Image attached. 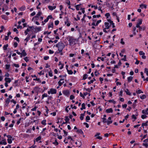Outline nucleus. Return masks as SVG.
<instances>
[{
    "label": "nucleus",
    "instance_id": "f257e3e1",
    "mask_svg": "<svg viewBox=\"0 0 148 148\" xmlns=\"http://www.w3.org/2000/svg\"><path fill=\"white\" fill-rule=\"evenodd\" d=\"M56 47L58 48V51H62L63 49L64 48L65 45L63 43L59 42L56 45Z\"/></svg>",
    "mask_w": 148,
    "mask_h": 148
},
{
    "label": "nucleus",
    "instance_id": "f03ea898",
    "mask_svg": "<svg viewBox=\"0 0 148 148\" xmlns=\"http://www.w3.org/2000/svg\"><path fill=\"white\" fill-rule=\"evenodd\" d=\"M68 38L69 39V41L70 45H72L75 44L76 40L72 37L69 36Z\"/></svg>",
    "mask_w": 148,
    "mask_h": 148
},
{
    "label": "nucleus",
    "instance_id": "7ed1b4c3",
    "mask_svg": "<svg viewBox=\"0 0 148 148\" xmlns=\"http://www.w3.org/2000/svg\"><path fill=\"white\" fill-rule=\"evenodd\" d=\"M42 14V13L41 11H39L36 15L32 19V20H38V18L40 17V16Z\"/></svg>",
    "mask_w": 148,
    "mask_h": 148
},
{
    "label": "nucleus",
    "instance_id": "20e7f679",
    "mask_svg": "<svg viewBox=\"0 0 148 148\" xmlns=\"http://www.w3.org/2000/svg\"><path fill=\"white\" fill-rule=\"evenodd\" d=\"M47 93L49 95L55 94L57 93V90L56 89L51 88L48 91Z\"/></svg>",
    "mask_w": 148,
    "mask_h": 148
},
{
    "label": "nucleus",
    "instance_id": "39448f33",
    "mask_svg": "<svg viewBox=\"0 0 148 148\" xmlns=\"http://www.w3.org/2000/svg\"><path fill=\"white\" fill-rule=\"evenodd\" d=\"M62 92L63 95L67 97H69L71 93L70 90H63Z\"/></svg>",
    "mask_w": 148,
    "mask_h": 148
},
{
    "label": "nucleus",
    "instance_id": "423d86ee",
    "mask_svg": "<svg viewBox=\"0 0 148 148\" xmlns=\"http://www.w3.org/2000/svg\"><path fill=\"white\" fill-rule=\"evenodd\" d=\"M139 54L140 56H141L142 58L143 59H145L146 58V56L145 55V53L143 52L142 51H140L139 52Z\"/></svg>",
    "mask_w": 148,
    "mask_h": 148
},
{
    "label": "nucleus",
    "instance_id": "0eeeda50",
    "mask_svg": "<svg viewBox=\"0 0 148 148\" xmlns=\"http://www.w3.org/2000/svg\"><path fill=\"white\" fill-rule=\"evenodd\" d=\"M7 144V143L6 142V140L2 138V139L1 142H0V145H5Z\"/></svg>",
    "mask_w": 148,
    "mask_h": 148
},
{
    "label": "nucleus",
    "instance_id": "6e6552de",
    "mask_svg": "<svg viewBox=\"0 0 148 148\" xmlns=\"http://www.w3.org/2000/svg\"><path fill=\"white\" fill-rule=\"evenodd\" d=\"M113 112V109L112 108H110L107 109H106L105 112L108 113H112Z\"/></svg>",
    "mask_w": 148,
    "mask_h": 148
},
{
    "label": "nucleus",
    "instance_id": "1a4fd4ad",
    "mask_svg": "<svg viewBox=\"0 0 148 148\" xmlns=\"http://www.w3.org/2000/svg\"><path fill=\"white\" fill-rule=\"evenodd\" d=\"M100 135V133H97L95 135V136L96 137V138L99 140H101L102 139L101 137L99 136Z\"/></svg>",
    "mask_w": 148,
    "mask_h": 148
},
{
    "label": "nucleus",
    "instance_id": "9d476101",
    "mask_svg": "<svg viewBox=\"0 0 148 148\" xmlns=\"http://www.w3.org/2000/svg\"><path fill=\"white\" fill-rule=\"evenodd\" d=\"M32 27L31 26L29 27L28 28H27L26 30H25V35H27V34L28 32L30 31L31 29L32 28Z\"/></svg>",
    "mask_w": 148,
    "mask_h": 148
},
{
    "label": "nucleus",
    "instance_id": "9b49d317",
    "mask_svg": "<svg viewBox=\"0 0 148 148\" xmlns=\"http://www.w3.org/2000/svg\"><path fill=\"white\" fill-rule=\"evenodd\" d=\"M27 54L25 51V50H23L22 51L21 53V55L20 56V57L22 58L23 56H25L27 55Z\"/></svg>",
    "mask_w": 148,
    "mask_h": 148
},
{
    "label": "nucleus",
    "instance_id": "f8f14e48",
    "mask_svg": "<svg viewBox=\"0 0 148 148\" xmlns=\"http://www.w3.org/2000/svg\"><path fill=\"white\" fill-rule=\"evenodd\" d=\"M108 120H107L106 123L107 125H109L110 124L112 123V121L111 120V117H109L108 118Z\"/></svg>",
    "mask_w": 148,
    "mask_h": 148
},
{
    "label": "nucleus",
    "instance_id": "ddd939ff",
    "mask_svg": "<svg viewBox=\"0 0 148 148\" xmlns=\"http://www.w3.org/2000/svg\"><path fill=\"white\" fill-rule=\"evenodd\" d=\"M48 7L49 10L52 11L56 9V6H53L51 5H49Z\"/></svg>",
    "mask_w": 148,
    "mask_h": 148
},
{
    "label": "nucleus",
    "instance_id": "4468645a",
    "mask_svg": "<svg viewBox=\"0 0 148 148\" xmlns=\"http://www.w3.org/2000/svg\"><path fill=\"white\" fill-rule=\"evenodd\" d=\"M4 80L5 82L10 83L11 82V79L8 77H5V78Z\"/></svg>",
    "mask_w": 148,
    "mask_h": 148
},
{
    "label": "nucleus",
    "instance_id": "2eb2a0df",
    "mask_svg": "<svg viewBox=\"0 0 148 148\" xmlns=\"http://www.w3.org/2000/svg\"><path fill=\"white\" fill-rule=\"evenodd\" d=\"M104 26L105 27V28L108 29L110 27V25L109 23H108L106 22L104 23Z\"/></svg>",
    "mask_w": 148,
    "mask_h": 148
},
{
    "label": "nucleus",
    "instance_id": "dca6fc26",
    "mask_svg": "<svg viewBox=\"0 0 148 148\" xmlns=\"http://www.w3.org/2000/svg\"><path fill=\"white\" fill-rule=\"evenodd\" d=\"M64 83V79H61L58 82V83L59 86H61Z\"/></svg>",
    "mask_w": 148,
    "mask_h": 148
},
{
    "label": "nucleus",
    "instance_id": "f3484780",
    "mask_svg": "<svg viewBox=\"0 0 148 148\" xmlns=\"http://www.w3.org/2000/svg\"><path fill=\"white\" fill-rule=\"evenodd\" d=\"M142 113L143 114L148 115V108H147L145 110H143Z\"/></svg>",
    "mask_w": 148,
    "mask_h": 148
},
{
    "label": "nucleus",
    "instance_id": "a211bd4d",
    "mask_svg": "<svg viewBox=\"0 0 148 148\" xmlns=\"http://www.w3.org/2000/svg\"><path fill=\"white\" fill-rule=\"evenodd\" d=\"M108 21V22L110 23L112 25V27L114 28L115 27V26L114 25V23H113V21H112L110 19H108L107 20Z\"/></svg>",
    "mask_w": 148,
    "mask_h": 148
},
{
    "label": "nucleus",
    "instance_id": "6ab92c4d",
    "mask_svg": "<svg viewBox=\"0 0 148 148\" xmlns=\"http://www.w3.org/2000/svg\"><path fill=\"white\" fill-rule=\"evenodd\" d=\"M53 23L52 22L49 23L48 27L49 29L50 28H52L53 27Z\"/></svg>",
    "mask_w": 148,
    "mask_h": 148
},
{
    "label": "nucleus",
    "instance_id": "aec40b11",
    "mask_svg": "<svg viewBox=\"0 0 148 148\" xmlns=\"http://www.w3.org/2000/svg\"><path fill=\"white\" fill-rule=\"evenodd\" d=\"M125 92L126 93V94L127 95H131V93H130V91L128 90V89L127 88L125 89L124 90Z\"/></svg>",
    "mask_w": 148,
    "mask_h": 148
},
{
    "label": "nucleus",
    "instance_id": "412c9836",
    "mask_svg": "<svg viewBox=\"0 0 148 148\" xmlns=\"http://www.w3.org/2000/svg\"><path fill=\"white\" fill-rule=\"evenodd\" d=\"M81 4L77 5H76L75 8H76V9L77 10H79L80 9V8H82L81 7Z\"/></svg>",
    "mask_w": 148,
    "mask_h": 148
},
{
    "label": "nucleus",
    "instance_id": "4be33fe9",
    "mask_svg": "<svg viewBox=\"0 0 148 148\" xmlns=\"http://www.w3.org/2000/svg\"><path fill=\"white\" fill-rule=\"evenodd\" d=\"M10 101V100L9 99V98H7L6 101H5V104L6 106H8V104H9V103Z\"/></svg>",
    "mask_w": 148,
    "mask_h": 148
},
{
    "label": "nucleus",
    "instance_id": "5701e85b",
    "mask_svg": "<svg viewBox=\"0 0 148 148\" xmlns=\"http://www.w3.org/2000/svg\"><path fill=\"white\" fill-rule=\"evenodd\" d=\"M14 139L13 138H12L8 139L7 141L9 144H10L12 143V141L14 140Z\"/></svg>",
    "mask_w": 148,
    "mask_h": 148
},
{
    "label": "nucleus",
    "instance_id": "b1692460",
    "mask_svg": "<svg viewBox=\"0 0 148 148\" xmlns=\"http://www.w3.org/2000/svg\"><path fill=\"white\" fill-rule=\"evenodd\" d=\"M66 66L67 67L66 69H67V71L68 73L70 75H72V74H73V72L72 71V70H68V68H67L68 66Z\"/></svg>",
    "mask_w": 148,
    "mask_h": 148
},
{
    "label": "nucleus",
    "instance_id": "393cba45",
    "mask_svg": "<svg viewBox=\"0 0 148 148\" xmlns=\"http://www.w3.org/2000/svg\"><path fill=\"white\" fill-rule=\"evenodd\" d=\"M35 29L36 31L38 32L41 31L42 30V27H36Z\"/></svg>",
    "mask_w": 148,
    "mask_h": 148
},
{
    "label": "nucleus",
    "instance_id": "a878e982",
    "mask_svg": "<svg viewBox=\"0 0 148 148\" xmlns=\"http://www.w3.org/2000/svg\"><path fill=\"white\" fill-rule=\"evenodd\" d=\"M106 58V57H105L104 58H101V57H98L97 59V60L99 61H100L101 60L102 61H103L104 60V58Z\"/></svg>",
    "mask_w": 148,
    "mask_h": 148
},
{
    "label": "nucleus",
    "instance_id": "bb28decb",
    "mask_svg": "<svg viewBox=\"0 0 148 148\" xmlns=\"http://www.w3.org/2000/svg\"><path fill=\"white\" fill-rule=\"evenodd\" d=\"M108 101L109 103H112L113 104H115L116 103V102L113 99L109 100Z\"/></svg>",
    "mask_w": 148,
    "mask_h": 148
},
{
    "label": "nucleus",
    "instance_id": "cd10ccee",
    "mask_svg": "<svg viewBox=\"0 0 148 148\" xmlns=\"http://www.w3.org/2000/svg\"><path fill=\"white\" fill-rule=\"evenodd\" d=\"M133 78V77L132 76H130L129 77H127L128 81L129 82H131L132 81Z\"/></svg>",
    "mask_w": 148,
    "mask_h": 148
},
{
    "label": "nucleus",
    "instance_id": "c85d7f7f",
    "mask_svg": "<svg viewBox=\"0 0 148 148\" xmlns=\"http://www.w3.org/2000/svg\"><path fill=\"white\" fill-rule=\"evenodd\" d=\"M85 109V104H84V103H83L82 104V108H81L80 109L81 110H82L83 109Z\"/></svg>",
    "mask_w": 148,
    "mask_h": 148
},
{
    "label": "nucleus",
    "instance_id": "c756f323",
    "mask_svg": "<svg viewBox=\"0 0 148 148\" xmlns=\"http://www.w3.org/2000/svg\"><path fill=\"white\" fill-rule=\"evenodd\" d=\"M30 36L28 35L26 38L25 39V42H27L30 39Z\"/></svg>",
    "mask_w": 148,
    "mask_h": 148
},
{
    "label": "nucleus",
    "instance_id": "7c9ffc66",
    "mask_svg": "<svg viewBox=\"0 0 148 148\" xmlns=\"http://www.w3.org/2000/svg\"><path fill=\"white\" fill-rule=\"evenodd\" d=\"M105 16L106 17V18H109L110 17V15L109 13H106L105 14Z\"/></svg>",
    "mask_w": 148,
    "mask_h": 148
},
{
    "label": "nucleus",
    "instance_id": "2f4dec72",
    "mask_svg": "<svg viewBox=\"0 0 148 148\" xmlns=\"http://www.w3.org/2000/svg\"><path fill=\"white\" fill-rule=\"evenodd\" d=\"M77 132L81 134H83V132L82 130H78L77 131Z\"/></svg>",
    "mask_w": 148,
    "mask_h": 148
},
{
    "label": "nucleus",
    "instance_id": "473e14b6",
    "mask_svg": "<svg viewBox=\"0 0 148 148\" xmlns=\"http://www.w3.org/2000/svg\"><path fill=\"white\" fill-rule=\"evenodd\" d=\"M12 65L13 66H15L16 68H18L19 67V64H18L14 63L12 64Z\"/></svg>",
    "mask_w": 148,
    "mask_h": 148
},
{
    "label": "nucleus",
    "instance_id": "72a5a7b5",
    "mask_svg": "<svg viewBox=\"0 0 148 148\" xmlns=\"http://www.w3.org/2000/svg\"><path fill=\"white\" fill-rule=\"evenodd\" d=\"M140 6L141 8H146V6L145 4H142L140 5Z\"/></svg>",
    "mask_w": 148,
    "mask_h": 148
},
{
    "label": "nucleus",
    "instance_id": "f704fd0d",
    "mask_svg": "<svg viewBox=\"0 0 148 148\" xmlns=\"http://www.w3.org/2000/svg\"><path fill=\"white\" fill-rule=\"evenodd\" d=\"M46 120H45V119L43 120L41 122V123L42 125H46Z\"/></svg>",
    "mask_w": 148,
    "mask_h": 148
},
{
    "label": "nucleus",
    "instance_id": "c9c22d12",
    "mask_svg": "<svg viewBox=\"0 0 148 148\" xmlns=\"http://www.w3.org/2000/svg\"><path fill=\"white\" fill-rule=\"evenodd\" d=\"M1 17L3 19L5 20H7V17L5 15H1Z\"/></svg>",
    "mask_w": 148,
    "mask_h": 148
},
{
    "label": "nucleus",
    "instance_id": "e433bc0d",
    "mask_svg": "<svg viewBox=\"0 0 148 148\" xmlns=\"http://www.w3.org/2000/svg\"><path fill=\"white\" fill-rule=\"evenodd\" d=\"M49 19H48V18L47 17V18L46 19H45L44 20V22L43 21H42V25H44L45 23H44L43 22H44L45 23H47V22H48V21L49 20Z\"/></svg>",
    "mask_w": 148,
    "mask_h": 148
},
{
    "label": "nucleus",
    "instance_id": "4c0bfd02",
    "mask_svg": "<svg viewBox=\"0 0 148 148\" xmlns=\"http://www.w3.org/2000/svg\"><path fill=\"white\" fill-rule=\"evenodd\" d=\"M25 9V7L24 6H22L20 8V10L22 11L24 10Z\"/></svg>",
    "mask_w": 148,
    "mask_h": 148
},
{
    "label": "nucleus",
    "instance_id": "58836bf2",
    "mask_svg": "<svg viewBox=\"0 0 148 148\" xmlns=\"http://www.w3.org/2000/svg\"><path fill=\"white\" fill-rule=\"evenodd\" d=\"M148 121H147L145 123H143L142 124V126L144 128V127L145 126H147V125Z\"/></svg>",
    "mask_w": 148,
    "mask_h": 148
},
{
    "label": "nucleus",
    "instance_id": "ea45409f",
    "mask_svg": "<svg viewBox=\"0 0 148 148\" xmlns=\"http://www.w3.org/2000/svg\"><path fill=\"white\" fill-rule=\"evenodd\" d=\"M41 139V137L40 136H39L37 137L36 139V142H38Z\"/></svg>",
    "mask_w": 148,
    "mask_h": 148
},
{
    "label": "nucleus",
    "instance_id": "a19ab883",
    "mask_svg": "<svg viewBox=\"0 0 148 148\" xmlns=\"http://www.w3.org/2000/svg\"><path fill=\"white\" fill-rule=\"evenodd\" d=\"M144 72L146 73V75L147 76H148V70L147 68H145V69Z\"/></svg>",
    "mask_w": 148,
    "mask_h": 148
},
{
    "label": "nucleus",
    "instance_id": "79ce46f5",
    "mask_svg": "<svg viewBox=\"0 0 148 148\" xmlns=\"http://www.w3.org/2000/svg\"><path fill=\"white\" fill-rule=\"evenodd\" d=\"M142 20L141 19H139L138 20V22L137 24L140 25L142 23Z\"/></svg>",
    "mask_w": 148,
    "mask_h": 148
},
{
    "label": "nucleus",
    "instance_id": "37998d69",
    "mask_svg": "<svg viewBox=\"0 0 148 148\" xmlns=\"http://www.w3.org/2000/svg\"><path fill=\"white\" fill-rule=\"evenodd\" d=\"M84 114H82L80 115V119L81 120H83L84 119Z\"/></svg>",
    "mask_w": 148,
    "mask_h": 148
},
{
    "label": "nucleus",
    "instance_id": "c03bdc74",
    "mask_svg": "<svg viewBox=\"0 0 148 148\" xmlns=\"http://www.w3.org/2000/svg\"><path fill=\"white\" fill-rule=\"evenodd\" d=\"M8 45H5L3 46V49L4 50H6L7 49V48L8 47Z\"/></svg>",
    "mask_w": 148,
    "mask_h": 148
},
{
    "label": "nucleus",
    "instance_id": "a18cd8bd",
    "mask_svg": "<svg viewBox=\"0 0 148 148\" xmlns=\"http://www.w3.org/2000/svg\"><path fill=\"white\" fill-rule=\"evenodd\" d=\"M88 76L87 75L84 74L83 75V79H84V80L86 79L87 78Z\"/></svg>",
    "mask_w": 148,
    "mask_h": 148
},
{
    "label": "nucleus",
    "instance_id": "49530a36",
    "mask_svg": "<svg viewBox=\"0 0 148 148\" xmlns=\"http://www.w3.org/2000/svg\"><path fill=\"white\" fill-rule=\"evenodd\" d=\"M136 92L137 94H140L141 93H143V91H142L140 90L139 89L138 90L136 91Z\"/></svg>",
    "mask_w": 148,
    "mask_h": 148
},
{
    "label": "nucleus",
    "instance_id": "de8ad7c7",
    "mask_svg": "<svg viewBox=\"0 0 148 148\" xmlns=\"http://www.w3.org/2000/svg\"><path fill=\"white\" fill-rule=\"evenodd\" d=\"M47 96H47V94L45 93L42 95V99H43L45 97H47Z\"/></svg>",
    "mask_w": 148,
    "mask_h": 148
},
{
    "label": "nucleus",
    "instance_id": "09e8293b",
    "mask_svg": "<svg viewBox=\"0 0 148 148\" xmlns=\"http://www.w3.org/2000/svg\"><path fill=\"white\" fill-rule=\"evenodd\" d=\"M49 75L50 77H52L53 76V73L52 72L51 70L49 72Z\"/></svg>",
    "mask_w": 148,
    "mask_h": 148
},
{
    "label": "nucleus",
    "instance_id": "8fccbe9b",
    "mask_svg": "<svg viewBox=\"0 0 148 148\" xmlns=\"http://www.w3.org/2000/svg\"><path fill=\"white\" fill-rule=\"evenodd\" d=\"M80 10L81 11L82 13L84 14L85 12V9L84 8H80Z\"/></svg>",
    "mask_w": 148,
    "mask_h": 148
},
{
    "label": "nucleus",
    "instance_id": "3c124183",
    "mask_svg": "<svg viewBox=\"0 0 148 148\" xmlns=\"http://www.w3.org/2000/svg\"><path fill=\"white\" fill-rule=\"evenodd\" d=\"M86 15L85 14H84V15L83 18L82 19V22L84 21L85 22L86 21L85 20V18Z\"/></svg>",
    "mask_w": 148,
    "mask_h": 148
},
{
    "label": "nucleus",
    "instance_id": "603ef678",
    "mask_svg": "<svg viewBox=\"0 0 148 148\" xmlns=\"http://www.w3.org/2000/svg\"><path fill=\"white\" fill-rule=\"evenodd\" d=\"M24 59L26 62H27L29 61L28 58L27 57H26L24 58Z\"/></svg>",
    "mask_w": 148,
    "mask_h": 148
},
{
    "label": "nucleus",
    "instance_id": "864d4df0",
    "mask_svg": "<svg viewBox=\"0 0 148 148\" xmlns=\"http://www.w3.org/2000/svg\"><path fill=\"white\" fill-rule=\"evenodd\" d=\"M90 119V117L88 116L86 117V121L87 122H88V121Z\"/></svg>",
    "mask_w": 148,
    "mask_h": 148
},
{
    "label": "nucleus",
    "instance_id": "5fc2aeb1",
    "mask_svg": "<svg viewBox=\"0 0 148 148\" xmlns=\"http://www.w3.org/2000/svg\"><path fill=\"white\" fill-rule=\"evenodd\" d=\"M102 119H103V123H106L107 120L106 118H102Z\"/></svg>",
    "mask_w": 148,
    "mask_h": 148
},
{
    "label": "nucleus",
    "instance_id": "6e6d98bb",
    "mask_svg": "<svg viewBox=\"0 0 148 148\" xmlns=\"http://www.w3.org/2000/svg\"><path fill=\"white\" fill-rule=\"evenodd\" d=\"M91 7L92 8H94L95 9H97L98 8V7H97V5H91Z\"/></svg>",
    "mask_w": 148,
    "mask_h": 148
},
{
    "label": "nucleus",
    "instance_id": "4d7b16f0",
    "mask_svg": "<svg viewBox=\"0 0 148 148\" xmlns=\"http://www.w3.org/2000/svg\"><path fill=\"white\" fill-rule=\"evenodd\" d=\"M120 43L121 44L123 45L125 44V42L123 41V38H121V39Z\"/></svg>",
    "mask_w": 148,
    "mask_h": 148
},
{
    "label": "nucleus",
    "instance_id": "13d9d810",
    "mask_svg": "<svg viewBox=\"0 0 148 148\" xmlns=\"http://www.w3.org/2000/svg\"><path fill=\"white\" fill-rule=\"evenodd\" d=\"M146 96L145 95H143L142 96L140 97L141 99H144L146 98Z\"/></svg>",
    "mask_w": 148,
    "mask_h": 148
},
{
    "label": "nucleus",
    "instance_id": "bf43d9fd",
    "mask_svg": "<svg viewBox=\"0 0 148 148\" xmlns=\"http://www.w3.org/2000/svg\"><path fill=\"white\" fill-rule=\"evenodd\" d=\"M147 116H146V115L145 114H143V115H142V116H141V118L142 119H145V118H146V117H147Z\"/></svg>",
    "mask_w": 148,
    "mask_h": 148
},
{
    "label": "nucleus",
    "instance_id": "052dcab7",
    "mask_svg": "<svg viewBox=\"0 0 148 148\" xmlns=\"http://www.w3.org/2000/svg\"><path fill=\"white\" fill-rule=\"evenodd\" d=\"M71 108L74 109H76L77 108V107L75 106H73V105H71Z\"/></svg>",
    "mask_w": 148,
    "mask_h": 148
},
{
    "label": "nucleus",
    "instance_id": "680f3d73",
    "mask_svg": "<svg viewBox=\"0 0 148 148\" xmlns=\"http://www.w3.org/2000/svg\"><path fill=\"white\" fill-rule=\"evenodd\" d=\"M49 57L48 56H45L44 57V59L45 60H47L49 59Z\"/></svg>",
    "mask_w": 148,
    "mask_h": 148
},
{
    "label": "nucleus",
    "instance_id": "e2e57ef3",
    "mask_svg": "<svg viewBox=\"0 0 148 148\" xmlns=\"http://www.w3.org/2000/svg\"><path fill=\"white\" fill-rule=\"evenodd\" d=\"M6 69H8L10 67V65L9 64H6L5 65Z\"/></svg>",
    "mask_w": 148,
    "mask_h": 148
},
{
    "label": "nucleus",
    "instance_id": "0e129e2a",
    "mask_svg": "<svg viewBox=\"0 0 148 148\" xmlns=\"http://www.w3.org/2000/svg\"><path fill=\"white\" fill-rule=\"evenodd\" d=\"M126 55H125L124 56V58L122 59V60H124V61H126L127 60H126Z\"/></svg>",
    "mask_w": 148,
    "mask_h": 148
},
{
    "label": "nucleus",
    "instance_id": "69168bd1",
    "mask_svg": "<svg viewBox=\"0 0 148 148\" xmlns=\"http://www.w3.org/2000/svg\"><path fill=\"white\" fill-rule=\"evenodd\" d=\"M75 98V97L73 95H71L70 96V99L72 100Z\"/></svg>",
    "mask_w": 148,
    "mask_h": 148
},
{
    "label": "nucleus",
    "instance_id": "338daca9",
    "mask_svg": "<svg viewBox=\"0 0 148 148\" xmlns=\"http://www.w3.org/2000/svg\"><path fill=\"white\" fill-rule=\"evenodd\" d=\"M36 14V12H35L34 11L33 12L31 13L30 14V15L31 16H33L35 15Z\"/></svg>",
    "mask_w": 148,
    "mask_h": 148
},
{
    "label": "nucleus",
    "instance_id": "774afa93",
    "mask_svg": "<svg viewBox=\"0 0 148 148\" xmlns=\"http://www.w3.org/2000/svg\"><path fill=\"white\" fill-rule=\"evenodd\" d=\"M37 108L35 106L34 108L31 109L32 111H34L36 110Z\"/></svg>",
    "mask_w": 148,
    "mask_h": 148
}]
</instances>
